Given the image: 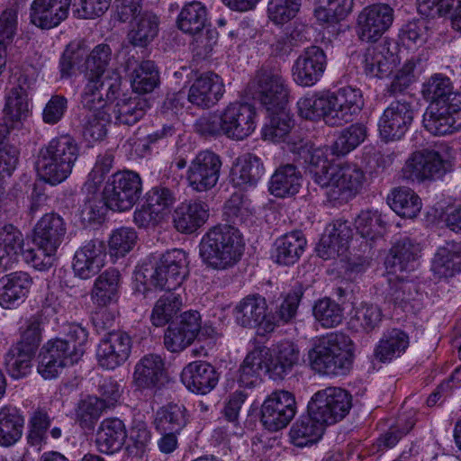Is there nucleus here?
<instances>
[{"instance_id":"1","label":"nucleus","mask_w":461,"mask_h":461,"mask_svg":"<svg viewBox=\"0 0 461 461\" xmlns=\"http://www.w3.org/2000/svg\"><path fill=\"white\" fill-rule=\"evenodd\" d=\"M312 368L327 375H344L351 369L354 342L343 332L335 331L320 338L308 352Z\"/></svg>"},{"instance_id":"2","label":"nucleus","mask_w":461,"mask_h":461,"mask_svg":"<svg viewBox=\"0 0 461 461\" xmlns=\"http://www.w3.org/2000/svg\"><path fill=\"white\" fill-rule=\"evenodd\" d=\"M244 250L240 231L228 224H220L210 229L202 238L199 246L200 257L209 267L224 270L237 264Z\"/></svg>"},{"instance_id":"3","label":"nucleus","mask_w":461,"mask_h":461,"mask_svg":"<svg viewBox=\"0 0 461 461\" xmlns=\"http://www.w3.org/2000/svg\"><path fill=\"white\" fill-rule=\"evenodd\" d=\"M79 156V147L70 135L53 138L39 152L36 167L40 177L56 185L71 174Z\"/></svg>"},{"instance_id":"4","label":"nucleus","mask_w":461,"mask_h":461,"mask_svg":"<svg viewBox=\"0 0 461 461\" xmlns=\"http://www.w3.org/2000/svg\"><path fill=\"white\" fill-rule=\"evenodd\" d=\"M352 407L350 393L339 387H327L313 394L308 412L325 425L334 424L346 417Z\"/></svg>"},{"instance_id":"5","label":"nucleus","mask_w":461,"mask_h":461,"mask_svg":"<svg viewBox=\"0 0 461 461\" xmlns=\"http://www.w3.org/2000/svg\"><path fill=\"white\" fill-rule=\"evenodd\" d=\"M140 194V176L133 171H119L106 183L104 199L111 210L124 212L132 208Z\"/></svg>"},{"instance_id":"6","label":"nucleus","mask_w":461,"mask_h":461,"mask_svg":"<svg viewBox=\"0 0 461 461\" xmlns=\"http://www.w3.org/2000/svg\"><path fill=\"white\" fill-rule=\"evenodd\" d=\"M366 182V174L356 164L336 165L330 171L326 195L330 201L347 202L362 190Z\"/></svg>"},{"instance_id":"7","label":"nucleus","mask_w":461,"mask_h":461,"mask_svg":"<svg viewBox=\"0 0 461 461\" xmlns=\"http://www.w3.org/2000/svg\"><path fill=\"white\" fill-rule=\"evenodd\" d=\"M363 105L362 94L357 88L345 86L335 93L327 92L324 122L330 126H340L352 122Z\"/></svg>"},{"instance_id":"8","label":"nucleus","mask_w":461,"mask_h":461,"mask_svg":"<svg viewBox=\"0 0 461 461\" xmlns=\"http://www.w3.org/2000/svg\"><path fill=\"white\" fill-rule=\"evenodd\" d=\"M186 253L175 249L164 253L150 276V284L157 289L176 290L188 275Z\"/></svg>"},{"instance_id":"9","label":"nucleus","mask_w":461,"mask_h":461,"mask_svg":"<svg viewBox=\"0 0 461 461\" xmlns=\"http://www.w3.org/2000/svg\"><path fill=\"white\" fill-rule=\"evenodd\" d=\"M296 413V402L292 393L285 390L272 392L264 401L260 420L271 431L285 428Z\"/></svg>"},{"instance_id":"10","label":"nucleus","mask_w":461,"mask_h":461,"mask_svg":"<svg viewBox=\"0 0 461 461\" xmlns=\"http://www.w3.org/2000/svg\"><path fill=\"white\" fill-rule=\"evenodd\" d=\"M222 166L221 157L211 150H202L192 159L186 173L189 186L196 192H207L218 183Z\"/></svg>"},{"instance_id":"11","label":"nucleus","mask_w":461,"mask_h":461,"mask_svg":"<svg viewBox=\"0 0 461 461\" xmlns=\"http://www.w3.org/2000/svg\"><path fill=\"white\" fill-rule=\"evenodd\" d=\"M393 13L387 4H373L363 8L357 19L358 39L366 42L377 41L393 24Z\"/></svg>"},{"instance_id":"12","label":"nucleus","mask_w":461,"mask_h":461,"mask_svg":"<svg viewBox=\"0 0 461 461\" xmlns=\"http://www.w3.org/2000/svg\"><path fill=\"white\" fill-rule=\"evenodd\" d=\"M327 67L324 50L316 45L305 48L292 67L294 82L303 87L315 86L323 77Z\"/></svg>"},{"instance_id":"13","label":"nucleus","mask_w":461,"mask_h":461,"mask_svg":"<svg viewBox=\"0 0 461 461\" xmlns=\"http://www.w3.org/2000/svg\"><path fill=\"white\" fill-rule=\"evenodd\" d=\"M225 137L233 140H243L250 136L257 127V112L248 103L234 102L222 109Z\"/></svg>"},{"instance_id":"14","label":"nucleus","mask_w":461,"mask_h":461,"mask_svg":"<svg viewBox=\"0 0 461 461\" xmlns=\"http://www.w3.org/2000/svg\"><path fill=\"white\" fill-rule=\"evenodd\" d=\"M413 120L411 103L404 98L392 102L378 122L380 136L386 141L404 136Z\"/></svg>"},{"instance_id":"15","label":"nucleus","mask_w":461,"mask_h":461,"mask_svg":"<svg viewBox=\"0 0 461 461\" xmlns=\"http://www.w3.org/2000/svg\"><path fill=\"white\" fill-rule=\"evenodd\" d=\"M257 95L260 104L269 112L285 110L288 102V88L278 71L262 70L256 77Z\"/></svg>"},{"instance_id":"16","label":"nucleus","mask_w":461,"mask_h":461,"mask_svg":"<svg viewBox=\"0 0 461 461\" xmlns=\"http://www.w3.org/2000/svg\"><path fill=\"white\" fill-rule=\"evenodd\" d=\"M447 171V162L435 150L424 149L412 154L403 167L406 178L412 181L435 180Z\"/></svg>"},{"instance_id":"17","label":"nucleus","mask_w":461,"mask_h":461,"mask_svg":"<svg viewBox=\"0 0 461 461\" xmlns=\"http://www.w3.org/2000/svg\"><path fill=\"white\" fill-rule=\"evenodd\" d=\"M131 338L121 330L107 332L100 340L96 349L99 366L113 370L122 365L130 356Z\"/></svg>"},{"instance_id":"18","label":"nucleus","mask_w":461,"mask_h":461,"mask_svg":"<svg viewBox=\"0 0 461 461\" xmlns=\"http://www.w3.org/2000/svg\"><path fill=\"white\" fill-rule=\"evenodd\" d=\"M450 106L430 104L424 114L425 129L434 135H446L461 128V96L455 97Z\"/></svg>"},{"instance_id":"19","label":"nucleus","mask_w":461,"mask_h":461,"mask_svg":"<svg viewBox=\"0 0 461 461\" xmlns=\"http://www.w3.org/2000/svg\"><path fill=\"white\" fill-rule=\"evenodd\" d=\"M105 246L103 241L92 240L86 242L75 253L73 271L81 279L95 276L104 266Z\"/></svg>"},{"instance_id":"20","label":"nucleus","mask_w":461,"mask_h":461,"mask_svg":"<svg viewBox=\"0 0 461 461\" xmlns=\"http://www.w3.org/2000/svg\"><path fill=\"white\" fill-rule=\"evenodd\" d=\"M35 80L26 74H21L14 86L5 95L4 113L5 119L12 122H21L31 113L28 99L29 91L34 86Z\"/></svg>"},{"instance_id":"21","label":"nucleus","mask_w":461,"mask_h":461,"mask_svg":"<svg viewBox=\"0 0 461 461\" xmlns=\"http://www.w3.org/2000/svg\"><path fill=\"white\" fill-rule=\"evenodd\" d=\"M267 304L264 297L258 294L249 295L237 303L233 310L235 322L243 328H260L265 332L268 318Z\"/></svg>"},{"instance_id":"22","label":"nucleus","mask_w":461,"mask_h":461,"mask_svg":"<svg viewBox=\"0 0 461 461\" xmlns=\"http://www.w3.org/2000/svg\"><path fill=\"white\" fill-rule=\"evenodd\" d=\"M419 243L404 237L397 240L391 248L384 266L388 274L398 276L403 272L414 270L420 257Z\"/></svg>"},{"instance_id":"23","label":"nucleus","mask_w":461,"mask_h":461,"mask_svg":"<svg viewBox=\"0 0 461 461\" xmlns=\"http://www.w3.org/2000/svg\"><path fill=\"white\" fill-rule=\"evenodd\" d=\"M181 381L192 393L206 394L217 385L219 375L210 363L199 360L184 367Z\"/></svg>"},{"instance_id":"24","label":"nucleus","mask_w":461,"mask_h":461,"mask_svg":"<svg viewBox=\"0 0 461 461\" xmlns=\"http://www.w3.org/2000/svg\"><path fill=\"white\" fill-rule=\"evenodd\" d=\"M224 85L221 78L213 72L200 76L189 88L188 101L202 108L213 106L222 97Z\"/></svg>"},{"instance_id":"25","label":"nucleus","mask_w":461,"mask_h":461,"mask_svg":"<svg viewBox=\"0 0 461 461\" xmlns=\"http://www.w3.org/2000/svg\"><path fill=\"white\" fill-rule=\"evenodd\" d=\"M70 4L71 0H33L31 22L41 29L54 28L68 17Z\"/></svg>"},{"instance_id":"26","label":"nucleus","mask_w":461,"mask_h":461,"mask_svg":"<svg viewBox=\"0 0 461 461\" xmlns=\"http://www.w3.org/2000/svg\"><path fill=\"white\" fill-rule=\"evenodd\" d=\"M352 237V230L347 221L336 220L326 228L318 245V254L328 259L343 254Z\"/></svg>"},{"instance_id":"27","label":"nucleus","mask_w":461,"mask_h":461,"mask_svg":"<svg viewBox=\"0 0 461 461\" xmlns=\"http://www.w3.org/2000/svg\"><path fill=\"white\" fill-rule=\"evenodd\" d=\"M66 234V225L57 213H46L34 227L33 243L44 246L50 251H57Z\"/></svg>"},{"instance_id":"28","label":"nucleus","mask_w":461,"mask_h":461,"mask_svg":"<svg viewBox=\"0 0 461 461\" xmlns=\"http://www.w3.org/2000/svg\"><path fill=\"white\" fill-rule=\"evenodd\" d=\"M32 280L28 273L19 271L0 278V305L10 309L19 305L27 296Z\"/></svg>"},{"instance_id":"29","label":"nucleus","mask_w":461,"mask_h":461,"mask_svg":"<svg viewBox=\"0 0 461 461\" xmlns=\"http://www.w3.org/2000/svg\"><path fill=\"white\" fill-rule=\"evenodd\" d=\"M365 73L371 77H389L398 63L397 57L385 45L369 47L363 57Z\"/></svg>"},{"instance_id":"30","label":"nucleus","mask_w":461,"mask_h":461,"mask_svg":"<svg viewBox=\"0 0 461 461\" xmlns=\"http://www.w3.org/2000/svg\"><path fill=\"white\" fill-rule=\"evenodd\" d=\"M208 212V205L203 202L181 203L173 213L174 226L179 232L193 233L205 223Z\"/></svg>"},{"instance_id":"31","label":"nucleus","mask_w":461,"mask_h":461,"mask_svg":"<svg viewBox=\"0 0 461 461\" xmlns=\"http://www.w3.org/2000/svg\"><path fill=\"white\" fill-rule=\"evenodd\" d=\"M303 296V289L301 285L294 287L285 296L276 302L275 307L268 313L266 322L267 329L273 331L281 324L292 322L297 314L300 302Z\"/></svg>"},{"instance_id":"32","label":"nucleus","mask_w":461,"mask_h":461,"mask_svg":"<svg viewBox=\"0 0 461 461\" xmlns=\"http://www.w3.org/2000/svg\"><path fill=\"white\" fill-rule=\"evenodd\" d=\"M306 244V239L302 231L286 233L276 240L271 255L272 259L279 265H293L303 255Z\"/></svg>"},{"instance_id":"33","label":"nucleus","mask_w":461,"mask_h":461,"mask_svg":"<svg viewBox=\"0 0 461 461\" xmlns=\"http://www.w3.org/2000/svg\"><path fill=\"white\" fill-rule=\"evenodd\" d=\"M298 360L299 349L296 345L291 341H282L272 349L267 372L275 380L283 379L292 371Z\"/></svg>"},{"instance_id":"34","label":"nucleus","mask_w":461,"mask_h":461,"mask_svg":"<svg viewBox=\"0 0 461 461\" xmlns=\"http://www.w3.org/2000/svg\"><path fill=\"white\" fill-rule=\"evenodd\" d=\"M126 437L125 426L121 420L105 419L97 429L95 444L101 453L113 454L122 448Z\"/></svg>"},{"instance_id":"35","label":"nucleus","mask_w":461,"mask_h":461,"mask_svg":"<svg viewBox=\"0 0 461 461\" xmlns=\"http://www.w3.org/2000/svg\"><path fill=\"white\" fill-rule=\"evenodd\" d=\"M301 172L291 164L279 167L272 175L268 190L276 197H288L297 194L302 186Z\"/></svg>"},{"instance_id":"36","label":"nucleus","mask_w":461,"mask_h":461,"mask_svg":"<svg viewBox=\"0 0 461 461\" xmlns=\"http://www.w3.org/2000/svg\"><path fill=\"white\" fill-rule=\"evenodd\" d=\"M294 148L293 150L298 152L306 163L309 164V173L312 180L321 187L327 185L330 171L334 167L328 159L329 149L327 148H307L300 146L298 150Z\"/></svg>"},{"instance_id":"37","label":"nucleus","mask_w":461,"mask_h":461,"mask_svg":"<svg viewBox=\"0 0 461 461\" xmlns=\"http://www.w3.org/2000/svg\"><path fill=\"white\" fill-rule=\"evenodd\" d=\"M121 18L129 21L130 31L127 35L128 43L144 52V13L142 0H122Z\"/></svg>"},{"instance_id":"38","label":"nucleus","mask_w":461,"mask_h":461,"mask_svg":"<svg viewBox=\"0 0 461 461\" xmlns=\"http://www.w3.org/2000/svg\"><path fill=\"white\" fill-rule=\"evenodd\" d=\"M432 271L439 278L455 276L461 271V243L449 241L440 247L432 262Z\"/></svg>"},{"instance_id":"39","label":"nucleus","mask_w":461,"mask_h":461,"mask_svg":"<svg viewBox=\"0 0 461 461\" xmlns=\"http://www.w3.org/2000/svg\"><path fill=\"white\" fill-rule=\"evenodd\" d=\"M409 337L403 330H388L379 339L375 348V356L381 362L391 361L403 354L409 347Z\"/></svg>"},{"instance_id":"40","label":"nucleus","mask_w":461,"mask_h":461,"mask_svg":"<svg viewBox=\"0 0 461 461\" xmlns=\"http://www.w3.org/2000/svg\"><path fill=\"white\" fill-rule=\"evenodd\" d=\"M23 236L13 224H5L0 229V267L11 268L17 260L18 254L22 255Z\"/></svg>"},{"instance_id":"41","label":"nucleus","mask_w":461,"mask_h":461,"mask_svg":"<svg viewBox=\"0 0 461 461\" xmlns=\"http://www.w3.org/2000/svg\"><path fill=\"white\" fill-rule=\"evenodd\" d=\"M120 272L109 268L103 272L95 281L91 292L94 303L105 307L117 299L120 285Z\"/></svg>"},{"instance_id":"42","label":"nucleus","mask_w":461,"mask_h":461,"mask_svg":"<svg viewBox=\"0 0 461 461\" xmlns=\"http://www.w3.org/2000/svg\"><path fill=\"white\" fill-rule=\"evenodd\" d=\"M390 296L395 304L403 310L410 307L412 310L419 309L422 294L413 281L406 280L403 276H395L390 278Z\"/></svg>"},{"instance_id":"43","label":"nucleus","mask_w":461,"mask_h":461,"mask_svg":"<svg viewBox=\"0 0 461 461\" xmlns=\"http://www.w3.org/2000/svg\"><path fill=\"white\" fill-rule=\"evenodd\" d=\"M325 424L311 413L301 417L291 428L290 437L294 445L303 447L316 443L322 436Z\"/></svg>"},{"instance_id":"44","label":"nucleus","mask_w":461,"mask_h":461,"mask_svg":"<svg viewBox=\"0 0 461 461\" xmlns=\"http://www.w3.org/2000/svg\"><path fill=\"white\" fill-rule=\"evenodd\" d=\"M175 195L165 186H156L146 194V214L152 225L159 223L175 203Z\"/></svg>"},{"instance_id":"45","label":"nucleus","mask_w":461,"mask_h":461,"mask_svg":"<svg viewBox=\"0 0 461 461\" xmlns=\"http://www.w3.org/2000/svg\"><path fill=\"white\" fill-rule=\"evenodd\" d=\"M24 419L15 407L0 409V446L10 447L22 437Z\"/></svg>"},{"instance_id":"46","label":"nucleus","mask_w":461,"mask_h":461,"mask_svg":"<svg viewBox=\"0 0 461 461\" xmlns=\"http://www.w3.org/2000/svg\"><path fill=\"white\" fill-rule=\"evenodd\" d=\"M423 96L431 101L430 104L450 106L455 104L454 96H461V94L453 91L450 79L445 76L437 74L431 77L422 87Z\"/></svg>"},{"instance_id":"47","label":"nucleus","mask_w":461,"mask_h":461,"mask_svg":"<svg viewBox=\"0 0 461 461\" xmlns=\"http://www.w3.org/2000/svg\"><path fill=\"white\" fill-rule=\"evenodd\" d=\"M382 320L383 312L377 305L361 303L353 308L348 325L357 332L370 333L379 328Z\"/></svg>"},{"instance_id":"48","label":"nucleus","mask_w":461,"mask_h":461,"mask_svg":"<svg viewBox=\"0 0 461 461\" xmlns=\"http://www.w3.org/2000/svg\"><path fill=\"white\" fill-rule=\"evenodd\" d=\"M260 158L253 154H245L237 159L232 168L233 181L237 185H254L264 175Z\"/></svg>"},{"instance_id":"49","label":"nucleus","mask_w":461,"mask_h":461,"mask_svg":"<svg viewBox=\"0 0 461 461\" xmlns=\"http://www.w3.org/2000/svg\"><path fill=\"white\" fill-rule=\"evenodd\" d=\"M106 408L107 404L99 397L86 395L75 406V420L81 428L91 429Z\"/></svg>"},{"instance_id":"50","label":"nucleus","mask_w":461,"mask_h":461,"mask_svg":"<svg viewBox=\"0 0 461 461\" xmlns=\"http://www.w3.org/2000/svg\"><path fill=\"white\" fill-rule=\"evenodd\" d=\"M388 203L398 215L414 218L421 209V200L419 195L408 187L394 189L388 196Z\"/></svg>"},{"instance_id":"51","label":"nucleus","mask_w":461,"mask_h":461,"mask_svg":"<svg viewBox=\"0 0 461 461\" xmlns=\"http://www.w3.org/2000/svg\"><path fill=\"white\" fill-rule=\"evenodd\" d=\"M206 8L200 2H191L184 5L178 14L176 23L185 33L194 35L205 28Z\"/></svg>"},{"instance_id":"52","label":"nucleus","mask_w":461,"mask_h":461,"mask_svg":"<svg viewBox=\"0 0 461 461\" xmlns=\"http://www.w3.org/2000/svg\"><path fill=\"white\" fill-rule=\"evenodd\" d=\"M185 413L183 405L167 404L158 410L153 424L159 432L180 431L186 423Z\"/></svg>"},{"instance_id":"53","label":"nucleus","mask_w":461,"mask_h":461,"mask_svg":"<svg viewBox=\"0 0 461 461\" xmlns=\"http://www.w3.org/2000/svg\"><path fill=\"white\" fill-rule=\"evenodd\" d=\"M168 383V376L164 369V362L159 355L150 354L146 357V396H156Z\"/></svg>"},{"instance_id":"54","label":"nucleus","mask_w":461,"mask_h":461,"mask_svg":"<svg viewBox=\"0 0 461 461\" xmlns=\"http://www.w3.org/2000/svg\"><path fill=\"white\" fill-rule=\"evenodd\" d=\"M182 305V296L173 291H167L154 306L150 316L152 324L157 327L164 326L180 311Z\"/></svg>"},{"instance_id":"55","label":"nucleus","mask_w":461,"mask_h":461,"mask_svg":"<svg viewBox=\"0 0 461 461\" xmlns=\"http://www.w3.org/2000/svg\"><path fill=\"white\" fill-rule=\"evenodd\" d=\"M35 353L13 345L5 357V365L9 375L14 379L28 375L32 367Z\"/></svg>"},{"instance_id":"56","label":"nucleus","mask_w":461,"mask_h":461,"mask_svg":"<svg viewBox=\"0 0 461 461\" xmlns=\"http://www.w3.org/2000/svg\"><path fill=\"white\" fill-rule=\"evenodd\" d=\"M312 313L319 324L325 329L339 326L344 319L341 305L328 297L320 299L314 303Z\"/></svg>"},{"instance_id":"57","label":"nucleus","mask_w":461,"mask_h":461,"mask_svg":"<svg viewBox=\"0 0 461 461\" xmlns=\"http://www.w3.org/2000/svg\"><path fill=\"white\" fill-rule=\"evenodd\" d=\"M41 353L52 357L54 360L63 362L65 366H71L77 363L84 354L80 348H71L70 342L66 339L50 340L41 348Z\"/></svg>"},{"instance_id":"58","label":"nucleus","mask_w":461,"mask_h":461,"mask_svg":"<svg viewBox=\"0 0 461 461\" xmlns=\"http://www.w3.org/2000/svg\"><path fill=\"white\" fill-rule=\"evenodd\" d=\"M104 83L100 77H87V83L81 95L84 113L107 112V101L101 92Z\"/></svg>"},{"instance_id":"59","label":"nucleus","mask_w":461,"mask_h":461,"mask_svg":"<svg viewBox=\"0 0 461 461\" xmlns=\"http://www.w3.org/2000/svg\"><path fill=\"white\" fill-rule=\"evenodd\" d=\"M109 122L110 115L107 112L84 113L81 124L86 140L95 142L103 140Z\"/></svg>"},{"instance_id":"60","label":"nucleus","mask_w":461,"mask_h":461,"mask_svg":"<svg viewBox=\"0 0 461 461\" xmlns=\"http://www.w3.org/2000/svg\"><path fill=\"white\" fill-rule=\"evenodd\" d=\"M386 221L377 211H362L355 220V227L361 237L375 240L382 236Z\"/></svg>"},{"instance_id":"61","label":"nucleus","mask_w":461,"mask_h":461,"mask_svg":"<svg viewBox=\"0 0 461 461\" xmlns=\"http://www.w3.org/2000/svg\"><path fill=\"white\" fill-rule=\"evenodd\" d=\"M366 137V128L361 124H352L344 129L336 139L332 149L338 156L346 155L360 143Z\"/></svg>"},{"instance_id":"62","label":"nucleus","mask_w":461,"mask_h":461,"mask_svg":"<svg viewBox=\"0 0 461 461\" xmlns=\"http://www.w3.org/2000/svg\"><path fill=\"white\" fill-rule=\"evenodd\" d=\"M422 69L421 59L418 56L411 57L396 73L388 87V92L391 95L402 93L415 80L416 75L420 73Z\"/></svg>"},{"instance_id":"63","label":"nucleus","mask_w":461,"mask_h":461,"mask_svg":"<svg viewBox=\"0 0 461 461\" xmlns=\"http://www.w3.org/2000/svg\"><path fill=\"white\" fill-rule=\"evenodd\" d=\"M263 356L261 351L254 350L247 355L240 367L239 382L242 386L253 387L261 381Z\"/></svg>"},{"instance_id":"64","label":"nucleus","mask_w":461,"mask_h":461,"mask_svg":"<svg viewBox=\"0 0 461 461\" xmlns=\"http://www.w3.org/2000/svg\"><path fill=\"white\" fill-rule=\"evenodd\" d=\"M138 236L131 228H119L110 236L108 246L111 257L122 258L133 249L137 243Z\"/></svg>"}]
</instances>
